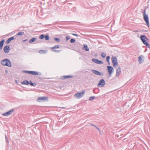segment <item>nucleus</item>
Here are the masks:
<instances>
[{
	"instance_id": "423d86ee",
	"label": "nucleus",
	"mask_w": 150,
	"mask_h": 150,
	"mask_svg": "<svg viewBox=\"0 0 150 150\" xmlns=\"http://www.w3.org/2000/svg\"><path fill=\"white\" fill-rule=\"evenodd\" d=\"M105 84L104 80L102 79L100 81L98 85V86L99 87H103Z\"/></svg>"
},
{
	"instance_id": "cd10ccee",
	"label": "nucleus",
	"mask_w": 150,
	"mask_h": 150,
	"mask_svg": "<svg viewBox=\"0 0 150 150\" xmlns=\"http://www.w3.org/2000/svg\"><path fill=\"white\" fill-rule=\"evenodd\" d=\"M75 42V40L73 39H71L70 40V42L71 43H74Z\"/></svg>"
},
{
	"instance_id": "4be33fe9",
	"label": "nucleus",
	"mask_w": 150,
	"mask_h": 150,
	"mask_svg": "<svg viewBox=\"0 0 150 150\" xmlns=\"http://www.w3.org/2000/svg\"><path fill=\"white\" fill-rule=\"evenodd\" d=\"M36 40V38H32L30 40V41H29V42L30 43H31L32 42H33L35 41Z\"/></svg>"
},
{
	"instance_id": "f8f14e48",
	"label": "nucleus",
	"mask_w": 150,
	"mask_h": 150,
	"mask_svg": "<svg viewBox=\"0 0 150 150\" xmlns=\"http://www.w3.org/2000/svg\"><path fill=\"white\" fill-rule=\"evenodd\" d=\"M13 110H10L8 112L2 114V115L5 116H8L9 115H10L11 114L12 112H13Z\"/></svg>"
},
{
	"instance_id": "9d476101",
	"label": "nucleus",
	"mask_w": 150,
	"mask_h": 150,
	"mask_svg": "<svg viewBox=\"0 0 150 150\" xmlns=\"http://www.w3.org/2000/svg\"><path fill=\"white\" fill-rule=\"evenodd\" d=\"M4 51L6 53H8L9 52L10 50V47L9 46L7 45L4 48Z\"/></svg>"
},
{
	"instance_id": "c9c22d12",
	"label": "nucleus",
	"mask_w": 150,
	"mask_h": 150,
	"mask_svg": "<svg viewBox=\"0 0 150 150\" xmlns=\"http://www.w3.org/2000/svg\"><path fill=\"white\" fill-rule=\"evenodd\" d=\"M61 108H64V107H62Z\"/></svg>"
},
{
	"instance_id": "5701e85b",
	"label": "nucleus",
	"mask_w": 150,
	"mask_h": 150,
	"mask_svg": "<svg viewBox=\"0 0 150 150\" xmlns=\"http://www.w3.org/2000/svg\"><path fill=\"white\" fill-rule=\"evenodd\" d=\"M72 77L71 76H64V78L65 79H67V78H71Z\"/></svg>"
},
{
	"instance_id": "1a4fd4ad",
	"label": "nucleus",
	"mask_w": 150,
	"mask_h": 150,
	"mask_svg": "<svg viewBox=\"0 0 150 150\" xmlns=\"http://www.w3.org/2000/svg\"><path fill=\"white\" fill-rule=\"evenodd\" d=\"M48 98L45 97H39L37 99V101L38 102H40L41 101H43L45 100H47Z\"/></svg>"
},
{
	"instance_id": "b1692460",
	"label": "nucleus",
	"mask_w": 150,
	"mask_h": 150,
	"mask_svg": "<svg viewBox=\"0 0 150 150\" xmlns=\"http://www.w3.org/2000/svg\"><path fill=\"white\" fill-rule=\"evenodd\" d=\"M45 38L46 40H48L49 39V36L48 35H46Z\"/></svg>"
},
{
	"instance_id": "393cba45",
	"label": "nucleus",
	"mask_w": 150,
	"mask_h": 150,
	"mask_svg": "<svg viewBox=\"0 0 150 150\" xmlns=\"http://www.w3.org/2000/svg\"><path fill=\"white\" fill-rule=\"evenodd\" d=\"M24 34V33L23 32H19L17 34V35H23Z\"/></svg>"
},
{
	"instance_id": "f03ea898",
	"label": "nucleus",
	"mask_w": 150,
	"mask_h": 150,
	"mask_svg": "<svg viewBox=\"0 0 150 150\" xmlns=\"http://www.w3.org/2000/svg\"><path fill=\"white\" fill-rule=\"evenodd\" d=\"M1 64L2 65L6 66L9 67L11 66L10 61L7 59H5L1 61Z\"/></svg>"
},
{
	"instance_id": "473e14b6",
	"label": "nucleus",
	"mask_w": 150,
	"mask_h": 150,
	"mask_svg": "<svg viewBox=\"0 0 150 150\" xmlns=\"http://www.w3.org/2000/svg\"><path fill=\"white\" fill-rule=\"evenodd\" d=\"M54 40L56 41H57V42H59V39L58 38H54Z\"/></svg>"
},
{
	"instance_id": "c756f323",
	"label": "nucleus",
	"mask_w": 150,
	"mask_h": 150,
	"mask_svg": "<svg viewBox=\"0 0 150 150\" xmlns=\"http://www.w3.org/2000/svg\"><path fill=\"white\" fill-rule=\"evenodd\" d=\"M94 98H94V96L91 97L89 98V100H93V99H94Z\"/></svg>"
},
{
	"instance_id": "2eb2a0df",
	"label": "nucleus",
	"mask_w": 150,
	"mask_h": 150,
	"mask_svg": "<svg viewBox=\"0 0 150 150\" xmlns=\"http://www.w3.org/2000/svg\"><path fill=\"white\" fill-rule=\"evenodd\" d=\"M59 45H55L54 47L51 48L53 50H52L53 51L56 52V50H54V49L56 48H59Z\"/></svg>"
},
{
	"instance_id": "c85d7f7f",
	"label": "nucleus",
	"mask_w": 150,
	"mask_h": 150,
	"mask_svg": "<svg viewBox=\"0 0 150 150\" xmlns=\"http://www.w3.org/2000/svg\"><path fill=\"white\" fill-rule=\"evenodd\" d=\"M110 59V57L109 56H108L107 57L106 60H107V61L108 62H109V60Z\"/></svg>"
},
{
	"instance_id": "7ed1b4c3",
	"label": "nucleus",
	"mask_w": 150,
	"mask_h": 150,
	"mask_svg": "<svg viewBox=\"0 0 150 150\" xmlns=\"http://www.w3.org/2000/svg\"><path fill=\"white\" fill-rule=\"evenodd\" d=\"M143 16L144 20L146 22L147 26L149 27V17L148 15L146 14L145 11L144 12Z\"/></svg>"
},
{
	"instance_id": "9b49d317",
	"label": "nucleus",
	"mask_w": 150,
	"mask_h": 150,
	"mask_svg": "<svg viewBox=\"0 0 150 150\" xmlns=\"http://www.w3.org/2000/svg\"><path fill=\"white\" fill-rule=\"evenodd\" d=\"M121 69L120 67H119L116 70V76H118L119 75L121 74Z\"/></svg>"
},
{
	"instance_id": "39448f33",
	"label": "nucleus",
	"mask_w": 150,
	"mask_h": 150,
	"mask_svg": "<svg viewBox=\"0 0 150 150\" xmlns=\"http://www.w3.org/2000/svg\"><path fill=\"white\" fill-rule=\"evenodd\" d=\"M107 69L109 74L110 76L113 71L114 69L112 67L110 66L107 67Z\"/></svg>"
},
{
	"instance_id": "aec40b11",
	"label": "nucleus",
	"mask_w": 150,
	"mask_h": 150,
	"mask_svg": "<svg viewBox=\"0 0 150 150\" xmlns=\"http://www.w3.org/2000/svg\"><path fill=\"white\" fill-rule=\"evenodd\" d=\"M39 52L41 54H44L46 52V51H45V50H40L39 51Z\"/></svg>"
},
{
	"instance_id": "6ab92c4d",
	"label": "nucleus",
	"mask_w": 150,
	"mask_h": 150,
	"mask_svg": "<svg viewBox=\"0 0 150 150\" xmlns=\"http://www.w3.org/2000/svg\"><path fill=\"white\" fill-rule=\"evenodd\" d=\"M83 48L86 51H88L89 50L88 48V47L87 45H84Z\"/></svg>"
},
{
	"instance_id": "7c9ffc66",
	"label": "nucleus",
	"mask_w": 150,
	"mask_h": 150,
	"mask_svg": "<svg viewBox=\"0 0 150 150\" xmlns=\"http://www.w3.org/2000/svg\"><path fill=\"white\" fill-rule=\"evenodd\" d=\"M24 72L26 73L30 74V71H24Z\"/></svg>"
},
{
	"instance_id": "bb28decb",
	"label": "nucleus",
	"mask_w": 150,
	"mask_h": 150,
	"mask_svg": "<svg viewBox=\"0 0 150 150\" xmlns=\"http://www.w3.org/2000/svg\"><path fill=\"white\" fill-rule=\"evenodd\" d=\"M44 36L43 35H41L39 36V38L41 39H43L44 38Z\"/></svg>"
},
{
	"instance_id": "72a5a7b5",
	"label": "nucleus",
	"mask_w": 150,
	"mask_h": 150,
	"mask_svg": "<svg viewBox=\"0 0 150 150\" xmlns=\"http://www.w3.org/2000/svg\"><path fill=\"white\" fill-rule=\"evenodd\" d=\"M72 35H74V36H78V35L76 34H74V33H72Z\"/></svg>"
},
{
	"instance_id": "f257e3e1",
	"label": "nucleus",
	"mask_w": 150,
	"mask_h": 150,
	"mask_svg": "<svg viewBox=\"0 0 150 150\" xmlns=\"http://www.w3.org/2000/svg\"><path fill=\"white\" fill-rule=\"evenodd\" d=\"M140 39L144 44L148 47L150 46L147 42L148 41V39L146 36L144 35H141L140 36Z\"/></svg>"
},
{
	"instance_id": "20e7f679",
	"label": "nucleus",
	"mask_w": 150,
	"mask_h": 150,
	"mask_svg": "<svg viewBox=\"0 0 150 150\" xmlns=\"http://www.w3.org/2000/svg\"><path fill=\"white\" fill-rule=\"evenodd\" d=\"M112 61L114 68H116L118 65V63L117 61V58L115 57H112Z\"/></svg>"
},
{
	"instance_id": "412c9836",
	"label": "nucleus",
	"mask_w": 150,
	"mask_h": 150,
	"mask_svg": "<svg viewBox=\"0 0 150 150\" xmlns=\"http://www.w3.org/2000/svg\"><path fill=\"white\" fill-rule=\"evenodd\" d=\"M143 57L141 55L139 57V61L140 63H142V59L143 58Z\"/></svg>"
},
{
	"instance_id": "6e6552de",
	"label": "nucleus",
	"mask_w": 150,
	"mask_h": 150,
	"mask_svg": "<svg viewBox=\"0 0 150 150\" xmlns=\"http://www.w3.org/2000/svg\"><path fill=\"white\" fill-rule=\"evenodd\" d=\"M92 61L95 63H97L98 64H103V62L100 61L99 60L97 59H92Z\"/></svg>"
},
{
	"instance_id": "f3484780",
	"label": "nucleus",
	"mask_w": 150,
	"mask_h": 150,
	"mask_svg": "<svg viewBox=\"0 0 150 150\" xmlns=\"http://www.w3.org/2000/svg\"><path fill=\"white\" fill-rule=\"evenodd\" d=\"M93 72L94 74L96 75H100L101 74L100 72L98 71H96L95 70H93Z\"/></svg>"
},
{
	"instance_id": "f704fd0d",
	"label": "nucleus",
	"mask_w": 150,
	"mask_h": 150,
	"mask_svg": "<svg viewBox=\"0 0 150 150\" xmlns=\"http://www.w3.org/2000/svg\"><path fill=\"white\" fill-rule=\"evenodd\" d=\"M30 83L31 86H33L34 85L33 83Z\"/></svg>"
},
{
	"instance_id": "ddd939ff",
	"label": "nucleus",
	"mask_w": 150,
	"mask_h": 150,
	"mask_svg": "<svg viewBox=\"0 0 150 150\" xmlns=\"http://www.w3.org/2000/svg\"><path fill=\"white\" fill-rule=\"evenodd\" d=\"M30 74L35 75H39L38 72L34 71H30Z\"/></svg>"
},
{
	"instance_id": "a878e982",
	"label": "nucleus",
	"mask_w": 150,
	"mask_h": 150,
	"mask_svg": "<svg viewBox=\"0 0 150 150\" xmlns=\"http://www.w3.org/2000/svg\"><path fill=\"white\" fill-rule=\"evenodd\" d=\"M101 56L103 58H104L106 56V54L104 53L103 52L101 53Z\"/></svg>"
},
{
	"instance_id": "dca6fc26",
	"label": "nucleus",
	"mask_w": 150,
	"mask_h": 150,
	"mask_svg": "<svg viewBox=\"0 0 150 150\" xmlns=\"http://www.w3.org/2000/svg\"><path fill=\"white\" fill-rule=\"evenodd\" d=\"M4 40H3L0 42V48L1 49L3 47L4 43Z\"/></svg>"
},
{
	"instance_id": "0eeeda50",
	"label": "nucleus",
	"mask_w": 150,
	"mask_h": 150,
	"mask_svg": "<svg viewBox=\"0 0 150 150\" xmlns=\"http://www.w3.org/2000/svg\"><path fill=\"white\" fill-rule=\"evenodd\" d=\"M85 92V91H83L81 93H77L75 94V96L77 98L81 97L83 95Z\"/></svg>"
},
{
	"instance_id": "4468645a",
	"label": "nucleus",
	"mask_w": 150,
	"mask_h": 150,
	"mask_svg": "<svg viewBox=\"0 0 150 150\" xmlns=\"http://www.w3.org/2000/svg\"><path fill=\"white\" fill-rule=\"evenodd\" d=\"M14 38L13 37H12L9 38L6 41V43L7 44H8L10 41L14 39Z\"/></svg>"
},
{
	"instance_id": "2f4dec72",
	"label": "nucleus",
	"mask_w": 150,
	"mask_h": 150,
	"mask_svg": "<svg viewBox=\"0 0 150 150\" xmlns=\"http://www.w3.org/2000/svg\"><path fill=\"white\" fill-rule=\"evenodd\" d=\"M66 38L67 40H69L70 39V37L68 36H67L66 37Z\"/></svg>"
},
{
	"instance_id": "a211bd4d",
	"label": "nucleus",
	"mask_w": 150,
	"mask_h": 150,
	"mask_svg": "<svg viewBox=\"0 0 150 150\" xmlns=\"http://www.w3.org/2000/svg\"><path fill=\"white\" fill-rule=\"evenodd\" d=\"M22 84H23L28 85L29 84V83L28 81L25 80L22 82Z\"/></svg>"
}]
</instances>
